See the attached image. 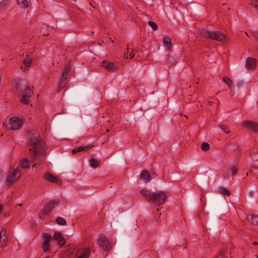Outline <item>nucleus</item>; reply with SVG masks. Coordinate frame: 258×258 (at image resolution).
I'll return each instance as SVG.
<instances>
[{"instance_id": "nucleus-1", "label": "nucleus", "mask_w": 258, "mask_h": 258, "mask_svg": "<svg viewBox=\"0 0 258 258\" xmlns=\"http://www.w3.org/2000/svg\"><path fill=\"white\" fill-rule=\"evenodd\" d=\"M39 134L36 131H29L28 133V145L31 147L29 149L30 158L34 164L33 167H35L36 164L43 162L45 159L46 152L44 148V142L39 140Z\"/></svg>"}, {"instance_id": "nucleus-2", "label": "nucleus", "mask_w": 258, "mask_h": 258, "mask_svg": "<svg viewBox=\"0 0 258 258\" xmlns=\"http://www.w3.org/2000/svg\"><path fill=\"white\" fill-rule=\"evenodd\" d=\"M140 192L144 196L145 199L148 201L153 202L157 205L164 204L167 198L165 192L163 191H157L153 192L147 189H142Z\"/></svg>"}, {"instance_id": "nucleus-3", "label": "nucleus", "mask_w": 258, "mask_h": 258, "mask_svg": "<svg viewBox=\"0 0 258 258\" xmlns=\"http://www.w3.org/2000/svg\"><path fill=\"white\" fill-rule=\"evenodd\" d=\"M201 34L205 37L223 43H227L229 40L228 38L221 31L204 30L202 31Z\"/></svg>"}, {"instance_id": "nucleus-4", "label": "nucleus", "mask_w": 258, "mask_h": 258, "mask_svg": "<svg viewBox=\"0 0 258 258\" xmlns=\"http://www.w3.org/2000/svg\"><path fill=\"white\" fill-rule=\"evenodd\" d=\"M20 177L19 170L17 168L10 170L6 177V185L10 186L18 180Z\"/></svg>"}, {"instance_id": "nucleus-5", "label": "nucleus", "mask_w": 258, "mask_h": 258, "mask_svg": "<svg viewBox=\"0 0 258 258\" xmlns=\"http://www.w3.org/2000/svg\"><path fill=\"white\" fill-rule=\"evenodd\" d=\"M59 200L58 199H55L48 202L41 211L40 217L41 218H44V217L48 215L52 209L59 204Z\"/></svg>"}, {"instance_id": "nucleus-6", "label": "nucleus", "mask_w": 258, "mask_h": 258, "mask_svg": "<svg viewBox=\"0 0 258 258\" xmlns=\"http://www.w3.org/2000/svg\"><path fill=\"white\" fill-rule=\"evenodd\" d=\"M24 119L16 116L12 117L9 123V125L13 130H17L22 127L24 123Z\"/></svg>"}, {"instance_id": "nucleus-7", "label": "nucleus", "mask_w": 258, "mask_h": 258, "mask_svg": "<svg viewBox=\"0 0 258 258\" xmlns=\"http://www.w3.org/2000/svg\"><path fill=\"white\" fill-rule=\"evenodd\" d=\"M70 70V68L68 66L65 67L64 69V71L62 72L61 77L59 81L58 87V91H60L61 89L64 88L66 85L67 84V77L66 75L69 73Z\"/></svg>"}, {"instance_id": "nucleus-8", "label": "nucleus", "mask_w": 258, "mask_h": 258, "mask_svg": "<svg viewBox=\"0 0 258 258\" xmlns=\"http://www.w3.org/2000/svg\"><path fill=\"white\" fill-rule=\"evenodd\" d=\"M97 243L103 250H108L110 248V245L107 238L102 233L99 234Z\"/></svg>"}, {"instance_id": "nucleus-9", "label": "nucleus", "mask_w": 258, "mask_h": 258, "mask_svg": "<svg viewBox=\"0 0 258 258\" xmlns=\"http://www.w3.org/2000/svg\"><path fill=\"white\" fill-rule=\"evenodd\" d=\"M33 94V91L30 89L29 86H26L25 91L21 99V102L28 104L29 103V99Z\"/></svg>"}, {"instance_id": "nucleus-10", "label": "nucleus", "mask_w": 258, "mask_h": 258, "mask_svg": "<svg viewBox=\"0 0 258 258\" xmlns=\"http://www.w3.org/2000/svg\"><path fill=\"white\" fill-rule=\"evenodd\" d=\"M52 239L50 235L45 233L43 235L42 249L44 252H47L49 249V242Z\"/></svg>"}, {"instance_id": "nucleus-11", "label": "nucleus", "mask_w": 258, "mask_h": 258, "mask_svg": "<svg viewBox=\"0 0 258 258\" xmlns=\"http://www.w3.org/2000/svg\"><path fill=\"white\" fill-rule=\"evenodd\" d=\"M242 125L253 132H258V123L250 120L242 122Z\"/></svg>"}, {"instance_id": "nucleus-12", "label": "nucleus", "mask_w": 258, "mask_h": 258, "mask_svg": "<svg viewBox=\"0 0 258 258\" xmlns=\"http://www.w3.org/2000/svg\"><path fill=\"white\" fill-rule=\"evenodd\" d=\"M91 254V249L89 247L81 249L78 251L75 258H88Z\"/></svg>"}, {"instance_id": "nucleus-13", "label": "nucleus", "mask_w": 258, "mask_h": 258, "mask_svg": "<svg viewBox=\"0 0 258 258\" xmlns=\"http://www.w3.org/2000/svg\"><path fill=\"white\" fill-rule=\"evenodd\" d=\"M102 66L110 72H114L117 70L116 66L113 63L105 60L102 62Z\"/></svg>"}, {"instance_id": "nucleus-14", "label": "nucleus", "mask_w": 258, "mask_h": 258, "mask_svg": "<svg viewBox=\"0 0 258 258\" xmlns=\"http://www.w3.org/2000/svg\"><path fill=\"white\" fill-rule=\"evenodd\" d=\"M53 239L58 242L60 247L63 246L65 244L64 239L60 232H55L53 235Z\"/></svg>"}, {"instance_id": "nucleus-15", "label": "nucleus", "mask_w": 258, "mask_h": 258, "mask_svg": "<svg viewBox=\"0 0 258 258\" xmlns=\"http://www.w3.org/2000/svg\"><path fill=\"white\" fill-rule=\"evenodd\" d=\"M256 66V60L254 58L248 57L247 58L245 67L248 69H253Z\"/></svg>"}, {"instance_id": "nucleus-16", "label": "nucleus", "mask_w": 258, "mask_h": 258, "mask_svg": "<svg viewBox=\"0 0 258 258\" xmlns=\"http://www.w3.org/2000/svg\"><path fill=\"white\" fill-rule=\"evenodd\" d=\"M43 178L48 181L57 183L58 181V179L52 174L49 172L45 173L43 175Z\"/></svg>"}, {"instance_id": "nucleus-17", "label": "nucleus", "mask_w": 258, "mask_h": 258, "mask_svg": "<svg viewBox=\"0 0 258 258\" xmlns=\"http://www.w3.org/2000/svg\"><path fill=\"white\" fill-rule=\"evenodd\" d=\"M140 177L146 183L149 182L151 180L150 173L146 170L142 171L140 173Z\"/></svg>"}, {"instance_id": "nucleus-18", "label": "nucleus", "mask_w": 258, "mask_h": 258, "mask_svg": "<svg viewBox=\"0 0 258 258\" xmlns=\"http://www.w3.org/2000/svg\"><path fill=\"white\" fill-rule=\"evenodd\" d=\"M162 40L167 49L169 50L171 44V39L169 37H164Z\"/></svg>"}, {"instance_id": "nucleus-19", "label": "nucleus", "mask_w": 258, "mask_h": 258, "mask_svg": "<svg viewBox=\"0 0 258 258\" xmlns=\"http://www.w3.org/2000/svg\"><path fill=\"white\" fill-rule=\"evenodd\" d=\"M7 244V237L6 236V231L4 232V235L0 238V247H3Z\"/></svg>"}, {"instance_id": "nucleus-20", "label": "nucleus", "mask_w": 258, "mask_h": 258, "mask_svg": "<svg viewBox=\"0 0 258 258\" xmlns=\"http://www.w3.org/2000/svg\"><path fill=\"white\" fill-rule=\"evenodd\" d=\"M29 162L27 158H24L21 161V166L23 168H29L30 167Z\"/></svg>"}, {"instance_id": "nucleus-21", "label": "nucleus", "mask_w": 258, "mask_h": 258, "mask_svg": "<svg viewBox=\"0 0 258 258\" xmlns=\"http://www.w3.org/2000/svg\"><path fill=\"white\" fill-rule=\"evenodd\" d=\"M99 163L100 161L99 160L94 158H92L90 160V165L92 168L97 167L98 166Z\"/></svg>"}, {"instance_id": "nucleus-22", "label": "nucleus", "mask_w": 258, "mask_h": 258, "mask_svg": "<svg viewBox=\"0 0 258 258\" xmlns=\"http://www.w3.org/2000/svg\"><path fill=\"white\" fill-rule=\"evenodd\" d=\"M23 63L25 64L24 66H22V69H27L28 67H30L31 63H32V59L31 58H26L24 60Z\"/></svg>"}, {"instance_id": "nucleus-23", "label": "nucleus", "mask_w": 258, "mask_h": 258, "mask_svg": "<svg viewBox=\"0 0 258 258\" xmlns=\"http://www.w3.org/2000/svg\"><path fill=\"white\" fill-rule=\"evenodd\" d=\"M17 3L22 8H27L28 7V2L27 0H17Z\"/></svg>"}, {"instance_id": "nucleus-24", "label": "nucleus", "mask_w": 258, "mask_h": 258, "mask_svg": "<svg viewBox=\"0 0 258 258\" xmlns=\"http://www.w3.org/2000/svg\"><path fill=\"white\" fill-rule=\"evenodd\" d=\"M93 147V146H92L91 145H89L85 146H80L76 149L77 150V152H81V151H83L88 150L91 149Z\"/></svg>"}, {"instance_id": "nucleus-25", "label": "nucleus", "mask_w": 258, "mask_h": 258, "mask_svg": "<svg viewBox=\"0 0 258 258\" xmlns=\"http://www.w3.org/2000/svg\"><path fill=\"white\" fill-rule=\"evenodd\" d=\"M219 192L224 195L230 196V191L226 188L220 187L218 188Z\"/></svg>"}, {"instance_id": "nucleus-26", "label": "nucleus", "mask_w": 258, "mask_h": 258, "mask_svg": "<svg viewBox=\"0 0 258 258\" xmlns=\"http://www.w3.org/2000/svg\"><path fill=\"white\" fill-rule=\"evenodd\" d=\"M219 128L222 130L225 133L229 134L231 131L229 128L226 125L222 124L219 125Z\"/></svg>"}, {"instance_id": "nucleus-27", "label": "nucleus", "mask_w": 258, "mask_h": 258, "mask_svg": "<svg viewBox=\"0 0 258 258\" xmlns=\"http://www.w3.org/2000/svg\"><path fill=\"white\" fill-rule=\"evenodd\" d=\"M56 222L60 225H64L66 224V220L61 217H58L55 219Z\"/></svg>"}, {"instance_id": "nucleus-28", "label": "nucleus", "mask_w": 258, "mask_h": 258, "mask_svg": "<svg viewBox=\"0 0 258 258\" xmlns=\"http://www.w3.org/2000/svg\"><path fill=\"white\" fill-rule=\"evenodd\" d=\"M228 255L227 252L222 250L218 255L215 256V258H228Z\"/></svg>"}, {"instance_id": "nucleus-29", "label": "nucleus", "mask_w": 258, "mask_h": 258, "mask_svg": "<svg viewBox=\"0 0 258 258\" xmlns=\"http://www.w3.org/2000/svg\"><path fill=\"white\" fill-rule=\"evenodd\" d=\"M210 146L207 142H203L201 146V149L204 151H207L210 149Z\"/></svg>"}, {"instance_id": "nucleus-30", "label": "nucleus", "mask_w": 258, "mask_h": 258, "mask_svg": "<svg viewBox=\"0 0 258 258\" xmlns=\"http://www.w3.org/2000/svg\"><path fill=\"white\" fill-rule=\"evenodd\" d=\"M223 81L228 85L229 89H231L232 81L228 77H224L223 78Z\"/></svg>"}, {"instance_id": "nucleus-31", "label": "nucleus", "mask_w": 258, "mask_h": 258, "mask_svg": "<svg viewBox=\"0 0 258 258\" xmlns=\"http://www.w3.org/2000/svg\"><path fill=\"white\" fill-rule=\"evenodd\" d=\"M148 25L152 28L153 30H156L158 28L157 24L153 21H149L148 22Z\"/></svg>"}, {"instance_id": "nucleus-32", "label": "nucleus", "mask_w": 258, "mask_h": 258, "mask_svg": "<svg viewBox=\"0 0 258 258\" xmlns=\"http://www.w3.org/2000/svg\"><path fill=\"white\" fill-rule=\"evenodd\" d=\"M252 223L255 225H258V215H251Z\"/></svg>"}, {"instance_id": "nucleus-33", "label": "nucleus", "mask_w": 258, "mask_h": 258, "mask_svg": "<svg viewBox=\"0 0 258 258\" xmlns=\"http://www.w3.org/2000/svg\"><path fill=\"white\" fill-rule=\"evenodd\" d=\"M173 58H172L171 56H170L169 55H168V57L166 59V63L167 64H169L170 66H172L174 64V60H173Z\"/></svg>"}, {"instance_id": "nucleus-34", "label": "nucleus", "mask_w": 258, "mask_h": 258, "mask_svg": "<svg viewBox=\"0 0 258 258\" xmlns=\"http://www.w3.org/2000/svg\"><path fill=\"white\" fill-rule=\"evenodd\" d=\"M13 85H15L16 86L13 87L14 90H15L16 92L18 93V88L19 87V82L18 81H14L13 82Z\"/></svg>"}, {"instance_id": "nucleus-35", "label": "nucleus", "mask_w": 258, "mask_h": 258, "mask_svg": "<svg viewBox=\"0 0 258 258\" xmlns=\"http://www.w3.org/2000/svg\"><path fill=\"white\" fill-rule=\"evenodd\" d=\"M230 170L231 172V175H232V176H233L237 173V168L236 166H233L231 168Z\"/></svg>"}, {"instance_id": "nucleus-36", "label": "nucleus", "mask_w": 258, "mask_h": 258, "mask_svg": "<svg viewBox=\"0 0 258 258\" xmlns=\"http://www.w3.org/2000/svg\"><path fill=\"white\" fill-rule=\"evenodd\" d=\"M252 36L258 40V31H254L252 33Z\"/></svg>"}, {"instance_id": "nucleus-37", "label": "nucleus", "mask_w": 258, "mask_h": 258, "mask_svg": "<svg viewBox=\"0 0 258 258\" xmlns=\"http://www.w3.org/2000/svg\"><path fill=\"white\" fill-rule=\"evenodd\" d=\"M131 52H129L130 54H129V56H130V58H132L134 57L135 54L134 53V52H133V49H131Z\"/></svg>"}, {"instance_id": "nucleus-38", "label": "nucleus", "mask_w": 258, "mask_h": 258, "mask_svg": "<svg viewBox=\"0 0 258 258\" xmlns=\"http://www.w3.org/2000/svg\"><path fill=\"white\" fill-rule=\"evenodd\" d=\"M129 51H125L124 53V57L125 58H127L129 56L128 55Z\"/></svg>"}, {"instance_id": "nucleus-39", "label": "nucleus", "mask_w": 258, "mask_h": 258, "mask_svg": "<svg viewBox=\"0 0 258 258\" xmlns=\"http://www.w3.org/2000/svg\"><path fill=\"white\" fill-rule=\"evenodd\" d=\"M4 231H6L5 229H2V230H1V231L0 232V238L2 237V236L4 235Z\"/></svg>"}, {"instance_id": "nucleus-40", "label": "nucleus", "mask_w": 258, "mask_h": 258, "mask_svg": "<svg viewBox=\"0 0 258 258\" xmlns=\"http://www.w3.org/2000/svg\"><path fill=\"white\" fill-rule=\"evenodd\" d=\"M72 153L73 154H76V153H77V149H72V151H71Z\"/></svg>"}, {"instance_id": "nucleus-41", "label": "nucleus", "mask_w": 258, "mask_h": 258, "mask_svg": "<svg viewBox=\"0 0 258 258\" xmlns=\"http://www.w3.org/2000/svg\"><path fill=\"white\" fill-rule=\"evenodd\" d=\"M252 244L254 245H257L258 244V243L256 241H254L252 243Z\"/></svg>"}, {"instance_id": "nucleus-42", "label": "nucleus", "mask_w": 258, "mask_h": 258, "mask_svg": "<svg viewBox=\"0 0 258 258\" xmlns=\"http://www.w3.org/2000/svg\"><path fill=\"white\" fill-rule=\"evenodd\" d=\"M231 90V92H232L233 91V85H231V89H230Z\"/></svg>"}, {"instance_id": "nucleus-43", "label": "nucleus", "mask_w": 258, "mask_h": 258, "mask_svg": "<svg viewBox=\"0 0 258 258\" xmlns=\"http://www.w3.org/2000/svg\"><path fill=\"white\" fill-rule=\"evenodd\" d=\"M3 206L0 205V213L2 212V210Z\"/></svg>"}, {"instance_id": "nucleus-44", "label": "nucleus", "mask_w": 258, "mask_h": 258, "mask_svg": "<svg viewBox=\"0 0 258 258\" xmlns=\"http://www.w3.org/2000/svg\"><path fill=\"white\" fill-rule=\"evenodd\" d=\"M129 49H130V48L128 47V46H127V47L126 48V51H129Z\"/></svg>"}, {"instance_id": "nucleus-45", "label": "nucleus", "mask_w": 258, "mask_h": 258, "mask_svg": "<svg viewBox=\"0 0 258 258\" xmlns=\"http://www.w3.org/2000/svg\"><path fill=\"white\" fill-rule=\"evenodd\" d=\"M255 7H258V5H257L258 3L257 4L256 2H255Z\"/></svg>"}, {"instance_id": "nucleus-46", "label": "nucleus", "mask_w": 258, "mask_h": 258, "mask_svg": "<svg viewBox=\"0 0 258 258\" xmlns=\"http://www.w3.org/2000/svg\"><path fill=\"white\" fill-rule=\"evenodd\" d=\"M91 33H92V34H94V32L92 31V32H91Z\"/></svg>"}]
</instances>
